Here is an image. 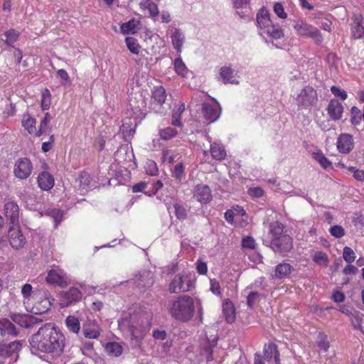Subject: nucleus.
<instances>
[{
  "label": "nucleus",
  "instance_id": "1",
  "mask_svg": "<svg viewBox=\"0 0 364 364\" xmlns=\"http://www.w3.org/2000/svg\"><path fill=\"white\" fill-rule=\"evenodd\" d=\"M32 353L60 355L65 346V338L60 330L51 323H46L29 339Z\"/></svg>",
  "mask_w": 364,
  "mask_h": 364
},
{
  "label": "nucleus",
  "instance_id": "2",
  "mask_svg": "<svg viewBox=\"0 0 364 364\" xmlns=\"http://www.w3.org/2000/svg\"><path fill=\"white\" fill-rule=\"evenodd\" d=\"M168 311L174 319L188 322L195 314L193 299L188 295L180 296L177 299L169 302Z\"/></svg>",
  "mask_w": 364,
  "mask_h": 364
},
{
  "label": "nucleus",
  "instance_id": "3",
  "mask_svg": "<svg viewBox=\"0 0 364 364\" xmlns=\"http://www.w3.org/2000/svg\"><path fill=\"white\" fill-rule=\"evenodd\" d=\"M257 23L259 33L272 39L279 40L284 36V30L279 23H275L270 18L268 9L262 7L257 14Z\"/></svg>",
  "mask_w": 364,
  "mask_h": 364
},
{
  "label": "nucleus",
  "instance_id": "4",
  "mask_svg": "<svg viewBox=\"0 0 364 364\" xmlns=\"http://www.w3.org/2000/svg\"><path fill=\"white\" fill-rule=\"evenodd\" d=\"M166 92L164 87H155L151 96V109L156 113L164 114L169 109L170 105L166 103Z\"/></svg>",
  "mask_w": 364,
  "mask_h": 364
},
{
  "label": "nucleus",
  "instance_id": "5",
  "mask_svg": "<svg viewBox=\"0 0 364 364\" xmlns=\"http://www.w3.org/2000/svg\"><path fill=\"white\" fill-rule=\"evenodd\" d=\"M296 104L301 109H311L318 102V93L311 85H305L296 97Z\"/></svg>",
  "mask_w": 364,
  "mask_h": 364
},
{
  "label": "nucleus",
  "instance_id": "6",
  "mask_svg": "<svg viewBox=\"0 0 364 364\" xmlns=\"http://www.w3.org/2000/svg\"><path fill=\"white\" fill-rule=\"evenodd\" d=\"M294 28L297 35L301 36V37L311 38L317 44L321 43L323 41V37L320 31L312 24L304 21V20H297Z\"/></svg>",
  "mask_w": 364,
  "mask_h": 364
},
{
  "label": "nucleus",
  "instance_id": "7",
  "mask_svg": "<svg viewBox=\"0 0 364 364\" xmlns=\"http://www.w3.org/2000/svg\"><path fill=\"white\" fill-rule=\"evenodd\" d=\"M191 280L187 275L176 274L169 284L168 291L171 294H178L189 291Z\"/></svg>",
  "mask_w": 364,
  "mask_h": 364
},
{
  "label": "nucleus",
  "instance_id": "8",
  "mask_svg": "<svg viewBox=\"0 0 364 364\" xmlns=\"http://www.w3.org/2000/svg\"><path fill=\"white\" fill-rule=\"evenodd\" d=\"M355 148V141L350 133H341L336 140V149L343 154H348Z\"/></svg>",
  "mask_w": 364,
  "mask_h": 364
},
{
  "label": "nucleus",
  "instance_id": "9",
  "mask_svg": "<svg viewBox=\"0 0 364 364\" xmlns=\"http://www.w3.org/2000/svg\"><path fill=\"white\" fill-rule=\"evenodd\" d=\"M350 28L353 39H362L364 37V18L362 14L356 13L351 16Z\"/></svg>",
  "mask_w": 364,
  "mask_h": 364
},
{
  "label": "nucleus",
  "instance_id": "10",
  "mask_svg": "<svg viewBox=\"0 0 364 364\" xmlns=\"http://www.w3.org/2000/svg\"><path fill=\"white\" fill-rule=\"evenodd\" d=\"M8 237L10 245L16 250L21 249L26 244V237L19 229L18 225H11L8 230Z\"/></svg>",
  "mask_w": 364,
  "mask_h": 364
},
{
  "label": "nucleus",
  "instance_id": "11",
  "mask_svg": "<svg viewBox=\"0 0 364 364\" xmlns=\"http://www.w3.org/2000/svg\"><path fill=\"white\" fill-rule=\"evenodd\" d=\"M293 246V239L289 235L284 234V230L279 238L274 240L272 250L277 252H289L292 250Z\"/></svg>",
  "mask_w": 364,
  "mask_h": 364
},
{
  "label": "nucleus",
  "instance_id": "12",
  "mask_svg": "<svg viewBox=\"0 0 364 364\" xmlns=\"http://www.w3.org/2000/svg\"><path fill=\"white\" fill-rule=\"evenodd\" d=\"M33 166L29 159L22 158L17 161L14 166V174L20 179L27 178L32 173Z\"/></svg>",
  "mask_w": 364,
  "mask_h": 364
},
{
  "label": "nucleus",
  "instance_id": "13",
  "mask_svg": "<svg viewBox=\"0 0 364 364\" xmlns=\"http://www.w3.org/2000/svg\"><path fill=\"white\" fill-rule=\"evenodd\" d=\"M137 288L144 290L151 287L154 283V274L151 271H143L135 275L133 279Z\"/></svg>",
  "mask_w": 364,
  "mask_h": 364
},
{
  "label": "nucleus",
  "instance_id": "14",
  "mask_svg": "<svg viewBox=\"0 0 364 364\" xmlns=\"http://www.w3.org/2000/svg\"><path fill=\"white\" fill-rule=\"evenodd\" d=\"M60 306L65 308L74 303L79 301L82 298V294L78 289L73 287L67 291L61 293Z\"/></svg>",
  "mask_w": 364,
  "mask_h": 364
},
{
  "label": "nucleus",
  "instance_id": "15",
  "mask_svg": "<svg viewBox=\"0 0 364 364\" xmlns=\"http://www.w3.org/2000/svg\"><path fill=\"white\" fill-rule=\"evenodd\" d=\"M22 346L23 341H15L9 343H0V356L3 358L17 357Z\"/></svg>",
  "mask_w": 364,
  "mask_h": 364
},
{
  "label": "nucleus",
  "instance_id": "16",
  "mask_svg": "<svg viewBox=\"0 0 364 364\" xmlns=\"http://www.w3.org/2000/svg\"><path fill=\"white\" fill-rule=\"evenodd\" d=\"M46 282L50 284L65 287L68 285V277L60 269H51L46 278Z\"/></svg>",
  "mask_w": 364,
  "mask_h": 364
},
{
  "label": "nucleus",
  "instance_id": "17",
  "mask_svg": "<svg viewBox=\"0 0 364 364\" xmlns=\"http://www.w3.org/2000/svg\"><path fill=\"white\" fill-rule=\"evenodd\" d=\"M326 111L328 115L332 120L341 119L344 112V107L341 102L338 100H331L327 107Z\"/></svg>",
  "mask_w": 364,
  "mask_h": 364
},
{
  "label": "nucleus",
  "instance_id": "18",
  "mask_svg": "<svg viewBox=\"0 0 364 364\" xmlns=\"http://www.w3.org/2000/svg\"><path fill=\"white\" fill-rule=\"evenodd\" d=\"M193 198L201 204H207L212 199L211 191L207 185H198L194 188Z\"/></svg>",
  "mask_w": 364,
  "mask_h": 364
},
{
  "label": "nucleus",
  "instance_id": "19",
  "mask_svg": "<svg viewBox=\"0 0 364 364\" xmlns=\"http://www.w3.org/2000/svg\"><path fill=\"white\" fill-rule=\"evenodd\" d=\"M6 217L10 220L11 225H18L19 208L16 203L7 202L4 205Z\"/></svg>",
  "mask_w": 364,
  "mask_h": 364
},
{
  "label": "nucleus",
  "instance_id": "20",
  "mask_svg": "<svg viewBox=\"0 0 364 364\" xmlns=\"http://www.w3.org/2000/svg\"><path fill=\"white\" fill-rule=\"evenodd\" d=\"M44 298L35 302L31 311L35 314H43L51 306L50 295L48 291H44Z\"/></svg>",
  "mask_w": 364,
  "mask_h": 364
},
{
  "label": "nucleus",
  "instance_id": "21",
  "mask_svg": "<svg viewBox=\"0 0 364 364\" xmlns=\"http://www.w3.org/2000/svg\"><path fill=\"white\" fill-rule=\"evenodd\" d=\"M209 152L210 153L213 159L217 161L224 160L227 156V151L225 146L219 142L210 143V150H204L203 154L206 156Z\"/></svg>",
  "mask_w": 364,
  "mask_h": 364
},
{
  "label": "nucleus",
  "instance_id": "22",
  "mask_svg": "<svg viewBox=\"0 0 364 364\" xmlns=\"http://www.w3.org/2000/svg\"><path fill=\"white\" fill-rule=\"evenodd\" d=\"M12 321L18 324L20 326L23 328H31L36 323H38L41 321H38L37 318L29 314H14L11 316Z\"/></svg>",
  "mask_w": 364,
  "mask_h": 364
},
{
  "label": "nucleus",
  "instance_id": "23",
  "mask_svg": "<svg viewBox=\"0 0 364 364\" xmlns=\"http://www.w3.org/2000/svg\"><path fill=\"white\" fill-rule=\"evenodd\" d=\"M219 105L216 104L204 103L203 105V114L204 117L210 122H215L220 115Z\"/></svg>",
  "mask_w": 364,
  "mask_h": 364
},
{
  "label": "nucleus",
  "instance_id": "24",
  "mask_svg": "<svg viewBox=\"0 0 364 364\" xmlns=\"http://www.w3.org/2000/svg\"><path fill=\"white\" fill-rule=\"evenodd\" d=\"M38 183L41 189L49 191L54 186V178L48 172L43 171L38 176Z\"/></svg>",
  "mask_w": 364,
  "mask_h": 364
},
{
  "label": "nucleus",
  "instance_id": "25",
  "mask_svg": "<svg viewBox=\"0 0 364 364\" xmlns=\"http://www.w3.org/2000/svg\"><path fill=\"white\" fill-rule=\"evenodd\" d=\"M91 182V176L87 172H82L80 173L78 178L76 179V187L80 191L82 194H85L90 189V184Z\"/></svg>",
  "mask_w": 364,
  "mask_h": 364
},
{
  "label": "nucleus",
  "instance_id": "26",
  "mask_svg": "<svg viewBox=\"0 0 364 364\" xmlns=\"http://www.w3.org/2000/svg\"><path fill=\"white\" fill-rule=\"evenodd\" d=\"M219 74L220 79L224 83H238L235 70L230 67H222Z\"/></svg>",
  "mask_w": 364,
  "mask_h": 364
},
{
  "label": "nucleus",
  "instance_id": "27",
  "mask_svg": "<svg viewBox=\"0 0 364 364\" xmlns=\"http://www.w3.org/2000/svg\"><path fill=\"white\" fill-rule=\"evenodd\" d=\"M264 356L267 359L274 358L277 364H280V354L277 346L274 343H266L263 350Z\"/></svg>",
  "mask_w": 364,
  "mask_h": 364
},
{
  "label": "nucleus",
  "instance_id": "28",
  "mask_svg": "<svg viewBox=\"0 0 364 364\" xmlns=\"http://www.w3.org/2000/svg\"><path fill=\"white\" fill-rule=\"evenodd\" d=\"M82 331L85 336L90 339L97 338L100 334V328L95 322L84 325Z\"/></svg>",
  "mask_w": 364,
  "mask_h": 364
},
{
  "label": "nucleus",
  "instance_id": "29",
  "mask_svg": "<svg viewBox=\"0 0 364 364\" xmlns=\"http://www.w3.org/2000/svg\"><path fill=\"white\" fill-rule=\"evenodd\" d=\"M249 0H233L237 14L242 18L247 17L250 13Z\"/></svg>",
  "mask_w": 364,
  "mask_h": 364
},
{
  "label": "nucleus",
  "instance_id": "30",
  "mask_svg": "<svg viewBox=\"0 0 364 364\" xmlns=\"http://www.w3.org/2000/svg\"><path fill=\"white\" fill-rule=\"evenodd\" d=\"M293 269L294 267L290 263H279L275 267V277L279 279L286 278V277H289L291 274Z\"/></svg>",
  "mask_w": 364,
  "mask_h": 364
},
{
  "label": "nucleus",
  "instance_id": "31",
  "mask_svg": "<svg viewBox=\"0 0 364 364\" xmlns=\"http://www.w3.org/2000/svg\"><path fill=\"white\" fill-rule=\"evenodd\" d=\"M171 38L174 48L176 49L178 52H181L184 41L183 35L178 28H175L171 31Z\"/></svg>",
  "mask_w": 364,
  "mask_h": 364
},
{
  "label": "nucleus",
  "instance_id": "32",
  "mask_svg": "<svg viewBox=\"0 0 364 364\" xmlns=\"http://www.w3.org/2000/svg\"><path fill=\"white\" fill-rule=\"evenodd\" d=\"M223 315L225 318V320L228 323H232L235 321V307L233 304L229 301L225 300L223 303Z\"/></svg>",
  "mask_w": 364,
  "mask_h": 364
},
{
  "label": "nucleus",
  "instance_id": "33",
  "mask_svg": "<svg viewBox=\"0 0 364 364\" xmlns=\"http://www.w3.org/2000/svg\"><path fill=\"white\" fill-rule=\"evenodd\" d=\"M284 225L281 222L274 221L269 224V234L271 235V247L273 248L274 240L279 237L284 231Z\"/></svg>",
  "mask_w": 364,
  "mask_h": 364
},
{
  "label": "nucleus",
  "instance_id": "34",
  "mask_svg": "<svg viewBox=\"0 0 364 364\" xmlns=\"http://www.w3.org/2000/svg\"><path fill=\"white\" fill-rule=\"evenodd\" d=\"M119 326L122 329H126L133 336H136L135 334L137 333V326L133 322V318L125 316L119 321Z\"/></svg>",
  "mask_w": 364,
  "mask_h": 364
},
{
  "label": "nucleus",
  "instance_id": "35",
  "mask_svg": "<svg viewBox=\"0 0 364 364\" xmlns=\"http://www.w3.org/2000/svg\"><path fill=\"white\" fill-rule=\"evenodd\" d=\"M107 353L110 356L118 357L123 351L122 346L117 342L107 343L105 346Z\"/></svg>",
  "mask_w": 364,
  "mask_h": 364
},
{
  "label": "nucleus",
  "instance_id": "36",
  "mask_svg": "<svg viewBox=\"0 0 364 364\" xmlns=\"http://www.w3.org/2000/svg\"><path fill=\"white\" fill-rule=\"evenodd\" d=\"M139 21L132 19L121 26V32L123 34L135 33L138 29Z\"/></svg>",
  "mask_w": 364,
  "mask_h": 364
},
{
  "label": "nucleus",
  "instance_id": "37",
  "mask_svg": "<svg viewBox=\"0 0 364 364\" xmlns=\"http://www.w3.org/2000/svg\"><path fill=\"white\" fill-rule=\"evenodd\" d=\"M235 211L236 216V220L240 223V226H245L247 225L248 215L246 214L245 210L241 206L236 205L232 208Z\"/></svg>",
  "mask_w": 364,
  "mask_h": 364
},
{
  "label": "nucleus",
  "instance_id": "38",
  "mask_svg": "<svg viewBox=\"0 0 364 364\" xmlns=\"http://www.w3.org/2000/svg\"><path fill=\"white\" fill-rule=\"evenodd\" d=\"M313 261L318 265L327 266L328 265L329 258L328 254L323 252V250H317L311 255Z\"/></svg>",
  "mask_w": 364,
  "mask_h": 364
},
{
  "label": "nucleus",
  "instance_id": "39",
  "mask_svg": "<svg viewBox=\"0 0 364 364\" xmlns=\"http://www.w3.org/2000/svg\"><path fill=\"white\" fill-rule=\"evenodd\" d=\"M140 7L142 9H147L151 17H156L159 15L157 5L151 0H143L140 3Z\"/></svg>",
  "mask_w": 364,
  "mask_h": 364
},
{
  "label": "nucleus",
  "instance_id": "40",
  "mask_svg": "<svg viewBox=\"0 0 364 364\" xmlns=\"http://www.w3.org/2000/svg\"><path fill=\"white\" fill-rule=\"evenodd\" d=\"M65 325L68 329L74 333H78L80 329V321L74 316H69L65 319Z\"/></svg>",
  "mask_w": 364,
  "mask_h": 364
},
{
  "label": "nucleus",
  "instance_id": "41",
  "mask_svg": "<svg viewBox=\"0 0 364 364\" xmlns=\"http://www.w3.org/2000/svg\"><path fill=\"white\" fill-rule=\"evenodd\" d=\"M313 158L321 166V167L324 168H328L331 167L332 162L328 160V158L325 156V154H322L321 151L314 152L313 154Z\"/></svg>",
  "mask_w": 364,
  "mask_h": 364
},
{
  "label": "nucleus",
  "instance_id": "42",
  "mask_svg": "<svg viewBox=\"0 0 364 364\" xmlns=\"http://www.w3.org/2000/svg\"><path fill=\"white\" fill-rule=\"evenodd\" d=\"M36 119L30 116H24L23 119L22 121V124L24 128L30 133L36 134Z\"/></svg>",
  "mask_w": 364,
  "mask_h": 364
},
{
  "label": "nucleus",
  "instance_id": "43",
  "mask_svg": "<svg viewBox=\"0 0 364 364\" xmlns=\"http://www.w3.org/2000/svg\"><path fill=\"white\" fill-rule=\"evenodd\" d=\"M351 117L350 122L354 126H358V124H360L362 122L363 114H361L360 109L358 108L356 106L352 107L350 109Z\"/></svg>",
  "mask_w": 364,
  "mask_h": 364
},
{
  "label": "nucleus",
  "instance_id": "44",
  "mask_svg": "<svg viewBox=\"0 0 364 364\" xmlns=\"http://www.w3.org/2000/svg\"><path fill=\"white\" fill-rule=\"evenodd\" d=\"M125 42L128 49L134 54H139L141 46L137 43V40L133 37H127Z\"/></svg>",
  "mask_w": 364,
  "mask_h": 364
},
{
  "label": "nucleus",
  "instance_id": "45",
  "mask_svg": "<svg viewBox=\"0 0 364 364\" xmlns=\"http://www.w3.org/2000/svg\"><path fill=\"white\" fill-rule=\"evenodd\" d=\"M175 215L176 218L180 220H184L187 218V210L186 208L179 204L176 203L173 205Z\"/></svg>",
  "mask_w": 364,
  "mask_h": 364
},
{
  "label": "nucleus",
  "instance_id": "46",
  "mask_svg": "<svg viewBox=\"0 0 364 364\" xmlns=\"http://www.w3.org/2000/svg\"><path fill=\"white\" fill-rule=\"evenodd\" d=\"M343 257L348 263H352L355 260L356 255L351 247H343Z\"/></svg>",
  "mask_w": 364,
  "mask_h": 364
},
{
  "label": "nucleus",
  "instance_id": "47",
  "mask_svg": "<svg viewBox=\"0 0 364 364\" xmlns=\"http://www.w3.org/2000/svg\"><path fill=\"white\" fill-rule=\"evenodd\" d=\"M50 92L48 89L42 92L41 107L43 110L49 109L50 105Z\"/></svg>",
  "mask_w": 364,
  "mask_h": 364
},
{
  "label": "nucleus",
  "instance_id": "48",
  "mask_svg": "<svg viewBox=\"0 0 364 364\" xmlns=\"http://www.w3.org/2000/svg\"><path fill=\"white\" fill-rule=\"evenodd\" d=\"M33 292V287L30 284H25L22 286L21 293L23 298V303L28 301Z\"/></svg>",
  "mask_w": 364,
  "mask_h": 364
},
{
  "label": "nucleus",
  "instance_id": "49",
  "mask_svg": "<svg viewBox=\"0 0 364 364\" xmlns=\"http://www.w3.org/2000/svg\"><path fill=\"white\" fill-rule=\"evenodd\" d=\"M177 134V132L171 128V127H166L164 129H161L160 131V136L162 139L164 140H168L176 136Z\"/></svg>",
  "mask_w": 364,
  "mask_h": 364
},
{
  "label": "nucleus",
  "instance_id": "50",
  "mask_svg": "<svg viewBox=\"0 0 364 364\" xmlns=\"http://www.w3.org/2000/svg\"><path fill=\"white\" fill-rule=\"evenodd\" d=\"M347 169L348 171L353 173V176L356 181H364V171H363V169H358V168L355 166H348Z\"/></svg>",
  "mask_w": 364,
  "mask_h": 364
},
{
  "label": "nucleus",
  "instance_id": "51",
  "mask_svg": "<svg viewBox=\"0 0 364 364\" xmlns=\"http://www.w3.org/2000/svg\"><path fill=\"white\" fill-rule=\"evenodd\" d=\"M331 92L336 96L339 97L342 100H346L348 97V94L345 90L341 89L340 87H337V85H332L331 87Z\"/></svg>",
  "mask_w": 364,
  "mask_h": 364
},
{
  "label": "nucleus",
  "instance_id": "52",
  "mask_svg": "<svg viewBox=\"0 0 364 364\" xmlns=\"http://www.w3.org/2000/svg\"><path fill=\"white\" fill-rule=\"evenodd\" d=\"M329 232L335 237H342L346 235L345 230L341 225H333L331 226Z\"/></svg>",
  "mask_w": 364,
  "mask_h": 364
},
{
  "label": "nucleus",
  "instance_id": "53",
  "mask_svg": "<svg viewBox=\"0 0 364 364\" xmlns=\"http://www.w3.org/2000/svg\"><path fill=\"white\" fill-rule=\"evenodd\" d=\"M184 175V168L182 163L177 164L173 171L172 176L178 181H181Z\"/></svg>",
  "mask_w": 364,
  "mask_h": 364
},
{
  "label": "nucleus",
  "instance_id": "54",
  "mask_svg": "<svg viewBox=\"0 0 364 364\" xmlns=\"http://www.w3.org/2000/svg\"><path fill=\"white\" fill-rule=\"evenodd\" d=\"M173 65H174L176 72L178 74L181 75H185V74L186 73V67L181 58L176 59Z\"/></svg>",
  "mask_w": 364,
  "mask_h": 364
},
{
  "label": "nucleus",
  "instance_id": "55",
  "mask_svg": "<svg viewBox=\"0 0 364 364\" xmlns=\"http://www.w3.org/2000/svg\"><path fill=\"white\" fill-rule=\"evenodd\" d=\"M274 11L277 16L281 18H287V14L284 10L283 4L280 2H276L274 6Z\"/></svg>",
  "mask_w": 364,
  "mask_h": 364
},
{
  "label": "nucleus",
  "instance_id": "56",
  "mask_svg": "<svg viewBox=\"0 0 364 364\" xmlns=\"http://www.w3.org/2000/svg\"><path fill=\"white\" fill-rule=\"evenodd\" d=\"M6 43L8 45H12L14 42L16 41L18 37V33H17L14 30H9L6 33Z\"/></svg>",
  "mask_w": 364,
  "mask_h": 364
},
{
  "label": "nucleus",
  "instance_id": "57",
  "mask_svg": "<svg viewBox=\"0 0 364 364\" xmlns=\"http://www.w3.org/2000/svg\"><path fill=\"white\" fill-rule=\"evenodd\" d=\"M146 171L148 174L151 176H156L158 173V168L156 164L153 161H149L147 162L146 166Z\"/></svg>",
  "mask_w": 364,
  "mask_h": 364
},
{
  "label": "nucleus",
  "instance_id": "58",
  "mask_svg": "<svg viewBox=\"0 0 364 364\" xmlns=\"http://www.w3.org/2000/svg\"><path fill=\"white\" fill-rule=\"evenodd\" d=\"M135 127H136V123H134V124H133L132 123H131V124H129V123H128L125 120H124L123 124L121 127V131L124 134L129 133V134H130L132 132H134Z\"/></svg>",
  "mask_w": 364,
  "mask_h": 364
},
{
  "label": "nucleus",
  "instance_id": "59",
  "mask_svg": "<svg viewBox=\"0 0 364 364\" xmlns=\"http://www.w3.org/2000/svg\"><path fill=\"white\" fill-rule=\"evenodd\" d=\"M358 271V268L352 264V263H348L343 269V272L345 274H356Z\"/></svg>",
  "mask_w": 364,
  "mask_h": 364
},
{
  "label": "nucleus",
  "instance_id": "60",
  "mask_svg": "<svg viewBox=\"0 0 364 364\" xmlns=\"http://www.w3.org/2000/svg\"><path fill=\"white\" fill-rule=\"evenodd\" d=\"M332 299L335 302H343L346 299V296L343 291H335L332 294Z\"/></svg>",
  "mask_w": 364,
  "mask_h": 364
},
{
  "label": "nucleus",
  "instance_id": "61",
  "mask_svg": "<svg viewBox=\"0 0 364 364\" xmlns=\"http://www.w3.org/2000/svg\"><path fill=\"white\" fill-rule=\"evenodd\" d=\"M210 290L215 294H220V287L219 283L215 279L210 280Z\"/></svg>",
  "mask_w": 364,
  "mask_h": 364
},
{
  "label": "nucleus",
  "instance_id": "62",
  "mask_svg": "<svg viewBox=\"0 0 364 364\" xmlns=\"http://www.w3.org/2000/svg\"><path fill=\"white\" fill-rule=\"evenodd\" d=\"M58 76L60 77V78L63 81V84H65L70 81V77L67 73L66 70L63 69H60L57 72Z\"/></svg>",
  "mask_w": 364,
  "mask_h": 364
},
{
  "label": "nucleus",
  "instance_id": "63",
  "mask_svg": "<svg viewBox=\"0 0 364 364\" xmlns=\"http://www.w3.org/2000/svg\"><path fill=\"white\" fill-rule=\"evenodd\" d=\"M144 316H145V318H144L145 321L144 319H142L141 321L140 322V323H139V327L144 330L149 328L150 326V323H151L150 315L145 314Z\"/></svg>",
  "mask_w": 364,
  "mask_h": 364
},
{
  "label": "nucleus",
  "instance_id": "64",
  "mask_svg": "<svg viewBox=\"0 0 364 364\" xmlns=\"http://www.w3.org/2000/svg\"><path fill=\"white\" fill-rule=\"evenodd\" d=\"M146 186L147 184L145 182H140L136 183L132 186V191L134 193L141 192L146 188Z\"/></svg>",
  "mask_w": 364,
  "mask_h": 364
}]
</instances>
